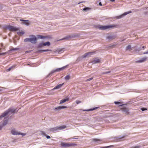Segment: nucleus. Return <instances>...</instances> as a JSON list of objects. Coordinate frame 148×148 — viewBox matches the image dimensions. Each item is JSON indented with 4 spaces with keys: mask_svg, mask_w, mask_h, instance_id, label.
I'll return each instance as SVG.
<instances>
[{
    "mask_svg": "<svg viewBox=\"0 0 148 148\" xmlns=\"http://www.w3.org/2000/svg\"><path fill=\"white\" fill-rule=\"evenodd\" d=\"M15 110L11 109H9L8 110L5 111L0 116V119L4 117L7 115H9L12 113L14 112Z\"/></svg>",
    "mask_w": 148,
    "mask_h": 148,
    "instance_id": "1",
    "label": "nucleus"
},
{
    "mask_svg": "<svg viewBox=\"0 0 148 148\" xmlns=\"http://www.w3.org/2000/svg\"><path fill=\"white\" fill-rule=\"evenodd\" d=\"M115 26L114 25L107 26L99 25L98 26V28L100 29L106 30L109 28H114L115 27Z\"/></svg>",
    "mask_w": 148,
    "mask_h": 148,
    "instance_id": "2",
    "label": "nucleus"
},
{
    "mask_svg": "<svg viewBox=\"0 0 148 148\" xmlns=\"http://www.w3.org/2000/svg\"><path fill=\"white\" fill-rule=\"evenodd\" d=\"M61 145L64 147H69L76 145V144L72 143H62Z\"/></svg>",
    "mask_w": 148,
    "mask_h": 148,
    "instance_id": "3",
    "label": "nucleus"
},
{
    "mask_svg": "<svg viewBox=\"0 0 148 148\" xmlns=\"http://www.w3.org/2000/svg\"><path fill=\"white\" fill-rule=\"evenodd\" d=\"M11 133L13 135H21L23 136H24L26 134L21 133L15 129H13L11 131Z\"/></svg>",
    "mask_w": 148,
    "mask_h": 148,
    "instance_id": "4",
    "label": "nucleus"
},
{
    "mask_svg": "<svg viewBox=\"0 0 148 148\" xmlns=\"http://www.w3.org/2000/svg\"><path fill=\"white\" fill-rule=\"evenodd\" d=\"M95 52H89L86 53H85L84 55L82 56V58H85L87 57H90L92 55L95 54Z\"/></svg>",
    "mask_w": 148,
    "mask_h": 148,
    "instance_id": "5",
    "label": "nucleus"
},
{
    "mask_svg": "<svg viewBox=\"0 0 148 148\" xmlns=\"http://www.w3.org/2000/svg\"><path fill=\"white\" fill-rule=\"evenodd\" d=\"M8 28L10 31H17L18 30V29L17 28L12 26L11 25H10L8 26Z\"/></svg>",
    "mask_w": 148,
    "mask_h": 148,
    "instance_id": "6",
    "label": "nucleus"
},
{
    "mask_svg": "<svg viewBox=\"0 0 148 148\" xmlns=\"http://www.w3.org/2000/svg\"><path fill=\"white\" fill-rule=\"evenodd\" d=\"M8 121V118H5L4 119V122L0 126V130L1 129L3 126L6 125L7 124Z\"/></svg>",
    "mask_w": 148,
    "mask_h": 148,
    "instance_id": "7",
    "label": "nucleus"
},
{
    "mask_svg": "<svg viewBox=\"0 0 148 148\" xmlns=\"http://www.w3.org/2000/svg\"><path fill=\"white\" fill-rule=\"evenodd\" d=\"M132 12L131 11H129L128 12H124L123 14L121 15L118 16L116 17V18L117 19H119L121 18L123 16H124L130 13H131Z\"/></svg>",
    "mask_w": 148,
    "mask_h": 148,
    "instance_id": "8",
    "label": "nucleus"
},
{
    "mask_svg": "<svg viewBox=\"0 0 148 148\" xmlns=\"http://www.w3.org/2000/svg\"><path fill=\"white\" fill-rule=\"evenodd\" d=\"M37 38L35 36H32V37L30 38V42L32 43H36Z\"/></svg>",
    "mask_w": 148,
    "mask_h": 148,
    "instance_id": "9",
    "label": "nucleus"
},
{
    "mask_svg": "<svg viewBox=\"0 0 148 148\" xmlns=\"http://www.w3.org/2000/svg\"><path fill=\"white\" fill-rule=\"evenodd\" d=\"M100 59H98L97 58L95 59L92 60L91 62L93 64H95L97 63H100Z\"/></svg>",
    "mask_w": 148,
    "mask_h": 148,
    "instance_id": "10",
    "label": "nucleus"
},
{
    "mask_svg": "<svg viewBox=\"0 0 148 148\" xmlns=\"http://www.w3.org/2000/svg\"><path fill=\"white\" fill-rule=\"evenodd\" d=\"M147 59V57H145L141 60L136 61L138 63H141L146 61Z\"/></svg>",
    "mask_w": 148,
    "mask_h": 148,
    "instance_id": "11",
    "label": "nucleus"
},
{
    "mask_svg": "<svg viewBox=\"0 0 148 148\" xmlns=\"http://www.w3.org/2000/svg\"><path fill=\"white\" fill-rule=\"evenodd\" d=\"M121 110L124 112V114H129L128 110L126 108H121Z\"/></svg>",
    "mask_w": 148,
    "mask_h": 148,
    "instance_id": "12",
    "label": "nucleus"
},
{
    "mask_svg": "<svg viewBox=\"0 0 148 148\" xmlns=\"http://www.w3.org/2000/svg\"><path fill=\"white\" fill-rule=\"evenodd\" d=\"M58 130L57 127H55L53 128H51L49 129V131L51 132H53Z\"/></svg>",
    "mask_w": 148,
    "mask_h": 148,
    "instance_id": "13",
    "label": "nucleus"
},
{
    "mask_svg": "<svg viewBox=\"0 0 148 148\" xmlns=\"http://www.w3.org/2000/svg\"><path fill=\"white\" fill-rule=\"evenodd\" d=\"M69 98H67L65 99L62 100L60 101V104H62L66 101H69Z\"/></svg>",
    "mask_w": 148,
    "mask_h": 148,
    "instance_id": "14",
    "label": "nucleus"
},
{
    "mask_svg": "<svg viewBox=\"0 0 148 148\" xmlns=\"http://www.w3.org/2000/svg\"><path fill=\"white\" fill-rule=\"evenodd\" d=\"M20 21H24V22L23 23L27 25H29V21L28 20H25L21 19L20 20Z\"/></svg>",
    "mask_w": 148,
    "mask_h": 148,
    "instance_id": "15",
    "label": "nucleus"
},
{
    "mask_svg": "<svg viewBox=\"0 0 148 148\" xmlns=\"http://www.w3.org/2000/svg\"><path fill=\"white\" fill-rule=\"evenodd\" d=\"M64 83H63L62 84H61L59 85H58L57 86H56V87H55L53 89H59L61 88L62 85L64 84Z\"/></svg>",
    "mask_w": 148,
    "mask_h": 148,
    "instance_id": "16",
    "label": "nucleus"
},
{
    "mask_svg": "<svg viewBox=\"0 0 148 148\" xmlns=\"http://www.w3.org/2000/svg\"><path fill=\"white\" fill-rule=\"evenodd\" d=\"M24 34V32L22 30H20L17 32V34L20 36H22Z\"/></svg>",
    "mask_w": 148,
    "mask_h": 148,
    "instance_id": "17",
    "label": "nucleus"
},
{
    "mask_svg": "<svg viewBox=\"0 0 148 148\" xmlns=\"http://www.w3.org/2000/svg\"><path fill=\"white\" fill-rule=\"evenodd\" d=\"M58 130H62L65 129L66 127V126L65 125H62L60 127H58Z\"/></svg>",
    "mask_w": 148,
    "mask_h": 148,
    "instance_id": "18",
    "label": "nucleus"
},
{
    "mask_svg": "<svg viewBox=\"0 0 148 148\" xmlns=\"http://www.w3.org/2000/svg\"><path fill=\"white\" fill-rule=\"evenodd\" d=\"M37 38L38 39H42L46 38L45 36H42L40 35H38L37 36Z\"/></svg>",
    "mask_w": 148,
    "mask_h": 148,
    "instance_id": "19",
    "label": "nucleus"
},
{
    "mask_svg": "<svg viewBox=\"0 0 148 148\" xmlns=\"http://www.w3.org/2000/svg\"><path fill=\"white\" fill-rule=\"evenodd\" d=\"M51 51V50H50V49L38 50L37 51V52H41L42 51L46 52V51Z\"/></svg>",
    "mask_w": 148,
    "mask_h": 148,
    "instance_id": "20",
    "label": "nucleus"
},
{
    "mask_svg": "<svg viewBox=\"0 0 148 148\" xmlns=\"http://www.w3.org/2000/svg\"><path fill=\"white\" fill-rule=\"evenodd\" d=\"M44 46H49L50 45V43L49 42H46L43 43Z\"/></svg>",
    "mask_w": 148,
    "mask_h": 148,
    "instance_id": "21",
    "label": "nucleus"
},
{
    "mask_svg": "<svg viewBox=\"0 0 148 148\" xmlns=\"http://www.w3.org/2000/svg\"><path fill=\"white\" fill-rule=\"evenodd\" d=\"M43 45V43H40L38 46V48H40L42 47Z\"/></svg>",
    "mask_w": 148,
    "mask_h": 148,
    "instance_id": "22",
    "label": "nucleus"
},
{
    "mask_svg": "<svg viewBox=\"0 0 148 148\" xmlns=\"http://www.w3.org/2000/svg\"><path fill=\"white\" fill-rule=\"evenodd\" d=\"M114 37L111 36H108L107 37V38H108V39H109L110 40H112V39H114Z\"/></svg>",
    "mask_w": 148,
    "mask_h": 148,
    "instance_id": "23",
    "label": "nucleus"
},
{
    "mask_svg": "<svg viewBox=\"0 0 148 148\" xmlns=\"http://www.w3.org/2000/svg\"><path fill=\"white\" fill-rule=\"evenodd\" d=\"M90 8H88V7H86V8H84L83 9V11H88V10H90Z\"/></svg>",
    "mask_w": 148,
    "mask_h": 148,
    "instance_id": "24",
    "label": "nucleus"
},
{
    "mask_svg": "<svg viewBox=\"0 0 148 148\" xmlns=\"http://www.w3.org/2000/svg\"><path fill=\"white\" fill-rule=\"evenodd\" d=\"M126 50H130L131 49V47L130 45H128L126 48Z\"/></svg>",
    "mask_w": 148,
    "mask_h": 148,
    "instance_id": "25",
    "label": "nucleus"
},
{
    "mask_svg": "<svg viewBox=\"0 0 148 148\" xmlns=\"http://www.w3.org/2000/svg\"><path fill=\"white\" fill-rule=\"evenodd\" d=\"M24 41L25 42H30V38H25L24 39Z\"/></svg>",
    "mask_w": 148,
    "mask_h": 148,
    "instance_id": "26",
    "label": "nucleus"
},
{
    "mask_svg": "<svg viewBox=\"0 0 148 148\" xmlns=\"http://www.w3.org/2000/svg\"><path fill=\"white\" fill-rule=\"evenodd\" d=\"M70 78V76L69 75L66 76L65 78V79L69 80Z\"/></svg>",
    "mask_w": 148,
    "mask_h": 148,
    "instance_id": "27",
    "label": "nucleus"
},
{
    "mask_svg": "<svg viewBox=\"0 0 148 148\" xmlns=\"http://www.w3.org/2000/svg\"><path fill=\"white\" fill-rule=\"evenodd\" d=\"M19 49V48H13L12 49H11L10 50L11 51H15V50H17Z\"/></svg>",
    "mask_w": 148,
    "mask_h": 148,
    "instance_id": "28",
    "label": "nucleus"
},
{
    "mask_svg": "<svg viewBox=\"0 0 148 148\" xmlns=\"http://www.w3.org/2000/svg\"><path fill=\"white\" fill-rule=\"evenodd\" d=\"M114 103L116 104L119 105L121 104L122 103L118 101H115Z\"/></svg>",
    "mask_w": 148,
    "mask_h": 148,
    "instance_id": "29",
    "label": "nucleus"
},
{
    "mask_svg": "<svg viewBox=\"0 0 148 148\" xmlns=\"http://www.w3.org/2000/svg\"><path fill=\"white\" fill-rule=\"evenodd\" d=\"M75 102L77 104H78L81 103V101H79V100H76V101Z\"/></svg>",
    "mask_w": 148,
    "mask_h": 148,
    "instance_id": "30",
    "label": "nucleus"
},
{
    "mask_svg": "<svg viewBox=\"0 0 148 148\" xmlns=\"http://www.w3.org/2000/svg\"><path fill=\"white\" fill-rule=\"evenodd\" d=\"M110 71H108V72H103V73H102V74H107V73H110Z\"/></svg>",
    "mask_w": 148,
    "mask_h": 148,
    "instance_id": "31",
    "label": "nucleus"
},
{
    "mask_svg": "<svg viewBox=\"0 0 148 148\" xmlns=\"http://www.w3.org/2000/svg\"><path fill=\"white\" fill-rule=\"evenodd\" d=\"M95 109V108H93V109H92L84 110H83L88 111H90V110H94Z\"/></svg>",
    "mask_w": 148,
    "mask_h": 148,
    "instance_id": "32",
    "label": "nucleus"
},
{
    "mask_svg": "<svg viewBox=\"0 0 148 148\" xmlns=\"http://www.w3.org/2000/svg\"><path fill=\"white\" fill-rule=\"evenodd\" d=\"M141 110L143 111H144L145 110H147V108H141Z\"/></svg>",
    "mask_w": 148,
    "mask_h": 148,
    "instance_id": "33",
    "label": "nucleus"
},
{
    "mask_svg": "<svg viewBox=\"0 0 148 148\" xmlns=\"http://www.w3.org/2000/svg\"><path fill=\"white\" fill-rule=\"evenodd\" d=\"M67 108V107L66 106H61V109H63V108Z\"/></svg>",
    "mask_w": 148,
    "mask_h": 148,
    "instance_id": "34",
    "label": "nucleus"
},
{
    "mask_svg": "<svg viewBox=\"0 0 148 148\" xmlns=\"http://www.w3.org/2000/svg\"><path fill=\"white\" fill-rule=\"evenodd\" d=\"M15 67V65H14L12 66H11L10 68L11 69H12L14 68Z\"/></svg>",
    "mask_w": 148,
    "mask_h": 148,
    "instance_id": "35",
    "label": "nucleus"
},
{
    "mask_svg": "<svg viewBox=\"0 0 148 148\" xmlns=\"http://www.w3.org/2000/svg\"><path fill=\"white\" fill-rule=\"evenodd\" d=\"M65 68V67H63L62 68H59V69H58L57 70L58 71H59L60 70H61V69H63L64 68Z\"/></svg>",
    "mask_w": 148,
    "mask_h": 148,
    "instance_id": "36",
    "label": "nucleus"
},
{
    "mask_svg": "<svg viewBox=\"0 0 148 148\" xmlns=\"http://www.w3.org/2000/svg\"><path fill=\"white\" fill-rule=\"evenodd\" d=\"M92 79H93V78L91 77V78H90L88 79H87V80H86V81H90V80H92Z\"/></svg>",
    "mask_w": 148,
    "mask_h": 148,
    "instance_id": "37",
    "label": "nucleus"
},
{
    "mask_svg": "<svg viewBox=\"0 0 148 148\" xmlns=\"http://www.w3.org/2000/svg\"><path fill=\"white\" fill-rule=\"evenodd\" d=\"M55 109H60L61 108V106H59L57 108H55Z\"/></svg>",
    "mask_w": 148,
    "mask_h": 148,
    "instance_id": "38",
    "label": "nucleus"
},
{
    "mask_svg": "<svg viewBox=\"0 0 148 148\" xmlns=\"http://www.w3.org/2000/svg\"><path fill=\"white\" fill-rule=\"evenodd\" d=\"M132 148H140V146H136V147H133Z\"/></svg>",
    "mask_w": 148,
    "mask_h": 148,
    "instance_id": "39",
    "label": "nucleus"
},
{
    "mask_svg": "<svg viewBox=\"0 0 148 148\" xmlns=\"http://www.w3.org/2000/svg\"><path fill=\"white\" fill-rule=\"evenodd\" d=\"M31 51H25V53H30Z\"/></svg>",
    "mask_w": 148,
    "mask_h": 148,
    "instance_id": "40",
    "label": "nucleus"
},
{
    "mask_svg": "<svg viewBox=\"0 0 148 148\" xmlns=\"http://www.w3.org/2000/svg\"><path fill=\"white\" fill-rule=\"evenodd\" d=\"M11 70V69L10 68L7 70V71H10Z\"/></svg>",
    "mask_w": 148,
    "mask_h": 148,
    "instance_id": "41",
    "label": "nucleus"
},
{
    "mask_svg": "<svg viewBox=\"0 0 148 148\" xmlns=\"http://www.w3.org/2000/svg\"><path fill=\"white\" fill-rule=\"evenodd\" d=\"M95 141H98V140H97V139H93Z\"/></svg>",
    "mask_w": 148,
    "mask_h": 148,
    "instance_id": "42",
    "label": "nucleus"
},
{
    "mask_svg": "<svg viewBox=\"0 0 148 148\" xmlns=\"http://www.w3.org/2000/svg\"><path fill=\"white\" fill-rule=\"evenodd\" d=\"M47 138H48V139L50 138V137L49 136H47Z\"/></svg>",
    "mask_w": 148,
    "mask_h": 148,
    "instance_id": "43",
    "label": "nucleus"
},
{
    "mask_svg": "<svg viewBox=\"0 0 148 148\" xmlns=\"http://www.w3.org/2000/svg\"><path fill=\"white\" fill-rule=\"evenodd\" d=\"M99 5H100V6H102V3H101V2H100L99 3Z\"/></svg>",
    "mask_w": 148,
    "mask_h": 148,
    "instance_id": "44",
    "label": "nucleus"
},
{
    "mask_svg": "<svg viewBox=\"0 0 148 148\" xmlns=\"http://www.w3.org/2000/svg\"><path fill=\"white\" fill-rule=\"evenodd\" d=\"M63 49H61L60 50H59V52H60L61 51H63Z\"/></svg>",
    "mask_w": 148,
    "mask_h": 148,
    "instance_id": "45",
    "label": "nucleus"
},
{
    "mask_svg": "<svg viewBox=\"0 0 148 148\" xmlns=\"http://www.w3.org/2000/svg\"><path fill=\"white\" fill-rule=\"evenodd\" d=\"M144 54H148V51L144 53Z\"/></svg>",
    "mask_w": 148,
    "mask_h": 148,
    "instance_id": "46",
    "label": "nucleus"
},
{
    "mask_svg": "<svg viewBox=\"0 0 148 148\" xmlns=\"http://www.w3.org/2000/svg\"><path fill=\"white\" fill-rule=\"evenodd\" d=\"M110 1L112 2L114 1V0H110Z\"/></svg>",
    "mask_w": 148,
    "mask_h": 148,
    "instance_id": "47",
    "label": "nucleus"
},
{
    "mask_svg": "<svg viewBox=\"0 0 148 148\" xmlns=\"http://www.w3.org/2000/svg\"><path fill=\"white\" fill-rule=\"evenodd\" d=\"M65 39V38H63V39H61V40H64V39Z\"/></svg>",
    "mask_w": 148,
    "mask_h": 148,
    "instance_id": "48",
    "label": "nucleus"
},
{
    "mask_svg": "<svg viewBox=\"0 0 148 148\" xmlns=\"http://www.w3.org/2000/svg\"><path fill=\"white\" fill-rule=\"evenodd\" d=\"M1 46L2 47V46H3V44H2V43H1Z\"/></svg>",
    "mask_w": 148,
    "mask_h": 148,
    "instance_id": "49",
    "label": "nucleus"
},
{
    "mask_svg": "<svg viewBox=\"0 0 148 148\" xmlns=\"http://www.w3.org/2000/svg\"><path fill=\"white\" fill-rule=\"evenodd\" d=\"M142 47H143V48H145V46H143Z\"/></svg>",
    "mask_w": 148,
    "mask_h": 148,
    "instance_id": "50",
    "label": "nucleus"
},
{
    "mask_svg": "<svg viewBox=\"0 0 148 148\" xmlns=\"http://www.w3.org/2000/svg\"><path fill=\"white\" fill-rule=\"evenodd\" d=\"M1 91V89H0V91Z\"/></svg>",
    "mask_w": 148,
    "mask_h": 148,
    "instance_id": "51",
    "label": "nucleus"
}]
</instances>
